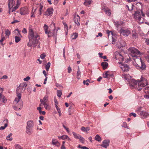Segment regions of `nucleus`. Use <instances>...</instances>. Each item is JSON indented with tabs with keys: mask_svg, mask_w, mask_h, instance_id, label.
Here are the masks:
<instances>
[{
	"mask_svg": "<svg viewBox=\"0 0 149 149\" xmlns=\"http://www.w3.org/2000/svg\"><path fill=\"white\" fill-rule=\"evenodd\" d=\"M128 50L130 54L132 57L137 64L139 65V64H141V66H140V68L142 70L145 69L146 65L140 57V56L142 54L137 49L134 47L129 48Z\"/></svg>",
	"mask_w": 149,
	"mask_h": 149,
	"instance_id": "nucleus-1",
	"label": "nucleus"
},
{
	"mask_svg": "<svg viewBox=\"0 0 149 149\" xmlns=\"http://www.w3.org/2000/svg\"><path fill=\"white\" fill-rule=\"evenodd\" d=\"M28 37L29 42L28 43V46L29 47L35 45L36 43L37 40L40 39V36L38 33L34 32L31 26H30L29 27Z\"/></svg>",
	"mask_w": 149,
	"mask_h": 149,
	"instance_id": "nucleus-2",
	"label": "nucleus"
},
{
	"mask_svg": "<svg viewBox=\"0 0 149 149\" xmlns=\"http://www.w3.org/2000/svg\"><path fill=\"white\" fill-rule=\"evenodd\" d=\"M145 15L142 10L137 11L133 14V17L136 19L139 23H141L144 22V17Z\"/></svg>",
	"mask_w": 149,
	"mask_h": 149,
	"instance_id": "nucleus-3",
	"label": "nucleus"
},
{
	"mask_svg": "<svg viewBox=\"0 0 149 149\" xmlns=\"http://www.w3.org/2000/svg\"><path fill=\"white\" fill-rule=\"evenodd\" d=\"M148 84L147 80L146 78L141 76L140 79L138 80V90L140 91L142 87Z\"/></svg>",
	"mask_w": 149,
	"mask_h": 149,
	"instance_id": "nucleus-4",
	"label": "nucleus"
},
{
	"mask_svg": "<svg viewBox=\"0 0 149 149\" xmlns=\"http://www.w3.org/2000/svg\"><path fill=\"white\" fill-rule=\"evenodd\" d=\"M50 26L53 27L54 29L53 30H50L47 33L48 37L51 36H56L57 35V31L60 29L58 27L57 29H56L55 26V24L54 23H52L50 25Z\"/></svg>",
	"mask_w": 149,
	"mask_h": 149,
	"instance_id": "nucleus-5",
	"label": "nucleus"
},
{
	"mask_svg": "<svg viewBox=\"0 0 149 149\" xmlns=\"http://www.w3.org/2000/svg\"><path fill=\"white\" fill-rule=\"evenodd\" d=\"M27 86L26 83L24 82L20 84L19 86L17 87L16 90V93H20L23 91H24L25 89V88Z\"/></svg>",
	"mask_w": 149,
	"mask_h": 149,
	"instance_id": "nucleus-6",
	"label": "nucleus"
},
{
	"mask_svg": "<svg viewBox=\"0 0 149 149\" xmlns=\"http://www.w3.org/2000/svg\"><path fill=\"white\" fill-rule=\"evenodd\" d=\"M15 1L14 0H8V6L9 8V13H10L11 12H13L16 10H14V7H13L15 4Z\"/></svg>",
	"mask_w": 149,
	"mask_h": 149,
	"instance_id": "nucleus-7",
	"label": "nucleus"
},
{
	"mask_svg": "<svg viewBox=\"0 0 149 149\" xmlns=\"http://www.w3.org/2000/svg\"><path fill=\"white\" fill-rule=\"evenodd\" d=\"M117 29L121 35H122L125 36H127L131 33L130 30L125 28H121L120 30H119L118 29Z\"/></svg>",
	"mask_w": 149,
	"mask_h": 149,
	"instance_id": "nucleus-8",
	"label": "nucleus"
},
{
	"mask_svg": "<svg viewBox=\"0 0 149 149\" xmlns=\"http://www.w3.org/2000/svg\"><path fill=\"white\" fill-rule=\"evenodd\" d=\"M128 82L131 88H136L138 89V80L136 81L134 79H131Z\"/></svg>",
	"mask_w": 149,
	"mask_h": 149,
	"instance_id": "nucleus-9",
	"label": "nucleus"
},
{
	"mask_svg": "<svg viewBox=\"0 0 149 149\" xmlns=\"http://www.w3.org/2000/svg\"><path fill=\"white\" fill-rule=\"evenodd\" d=\"M20 13L21 15H25L29 13V10L27 7H23L20 10Z\"/></svg>",
	"mask_w": 149,
	"mask_h": 149,
	"instance_id": "nucleus-10",
	"label": "nucleus"
},
{
	"mask_svg": "<svg viewBox=\"0 0 149 149\" xmlns=\"http://www.w3.org/2000/svg\"><path fill=\"white\" fill-rule=\"evenodd\" d=\"M115 58L117 60L120 61H122L124 59V58L120 53L117 52L115 53Z\"/></svg>",
	"mask_w": 149,
	"mask_h": 149,
	"instance_id": "nucleus-11",
	"label": "nucleus"
},
{
	"mask_svg": "<svg viewBox=\"0 0 149 149\" xmlns=\"http://www.w3.org/2000/svg\"><path fill=\"white\" fill-rule=\"evenodd\" d=\"M144 91L146 94L144 95V97L147 99L149 98V87H146L144 89Z\"/></svg>",
	"mask_w": 149,
	"mask_h": 149,
	"instance_id": "nucleus-12",
	"label": "nucleus"
},
{
	"mask_svg": "<svg viewBox=\"0 0 149 149\" xmlns=\"http://www.w3.org/2000/svg\"><path fill=\"white\" fill-rule=\"evenodd\" d=\"M120 68L124 72L128 71L130 69V68L128 65L126 64L122 65L121 66H120Z\"/></svg>",
	"mask_w": 149,
	"mask_h": 149,
	"instance_id": "nucleus-13",
	"label": "nucleus"
},
{
	"mask_svg": "<svg viewBox=\"0 0 149 149\" xmlns=\"http://www.w3.org/2000/svg\"><path fill=\"white\" fill-rule=\"evenodd\" d=\"M52 144L57 147H59L61 145L60 143L55 139H53L52 142Z\"/></svg>",
	"mask_w": 149,
	"mask_h": 149,
	"instance_id": "nucleus-14",
	"label": "nucleus"
},
{
	"mask_svg": "<svg viewBox=\"0 0 149 149\" xmlns=\"http://www.w3.org/2000/svg\"><path fill=\"white\" fill-rule=\"evenodd\" d=\"M34 125V123L33 121L32 120H30L28 121L26 123V127L32 129Z\"/></svg>",
	"mask_w": 149,
	"mask_h": 149,
	"instance_id": "nucleus-15",
	"label": "nucleus"
},
{
	"mask_svg": "<svg viewBox=\"0 0 149 149\" xmlns=\"http://www.w3.org/2000/svg\"><path fill=\"white\" fill-rule=\"evenodd\" d=\"M109 140H104L102 142L100 146L105 148H107L109 146Z\"/></svg>",
	"mask_w": 149,
	"mask_h": 149,
	"instance_id": "nucleus-16",
	"label": "nucleus"
},
{
	"mask_svg": "<svg viewBox=\"0 0 149 149\" xmlns=\"http://www.w3.org/2000/svg\"><path fill=\"white\" fill-rule=\"evenodd\" d=\"M80 17L78 15H75L74 16V19L75 23L77 24V25L79 26L80 25Z\"/></svg>",
	"mask_w": 149,
	"mask_h": 149,
	"instance_id": "nucleus-17",
	"label": "nucleus"
},
{
	"mask_svg": "<svg viewBox=\"0 0 149 149\" xmlns=\"http://www.w3.org/2000/svg\"><path fill=\"white\" fill-rule=\"evenodd\" d=\"M48 96L47 95H45L43 98V99H41L40 100L41 104L39 105L40 106H41L42 104L46 103V102L48 101Z\"/></svg>",
	"mask_w": 149,
	"mask_h": 149,
	"instance_id": "nucleus-18",
	"label": "nucleus"
},
{
	"mask_svg": "<svg viewBox=\"0 0 149 149\" xmlns=\"http://www.w3.org/2000/svg\"><path fill=\"white\" fill-rule=\"evenodd\" d=\"M58 138L59 139L65 140L67 139L68 141H70L71 139L66 135H63L61 136H58Z\"/></svg>",
	"mask_w": 149,
	"mask_h": 149,
	"instance_id": "nucleus-19",
	"label": "nucleus"
},
{
	"mask_svg": "<svg viewBox=\"0 0 149 149\" xmlns=\"http://www.w3.org/2000/svg\"><path fill=\"white\" fill-rule=\"evenodd\" d=\"M17 94V97L14 101V103L15 104H17L19 101L21 97V93H18Z\"/></svg>",
	"mask_w": 149,
	"mask_h": 149,
	"instance_id": "nucleus-20",
	"label": "nucleus"
},
{
	"mask_svg": "<svg viewBox=\"0 0 149 149\" xmlns=\"http://www.w3.org/2000/svg\"><path fill=\"white\" fill-rule=\"evenodd\" d=\"M3 123L4 124V126H1L0 127V130H3L8 126V120L7 119L4 120L3 121Z\"/></svg>",
	"mask_w": 149,
	"mask_h": 149,
	"instance_id": "nucleus-21",
	"label": "nucleus"
},
{
	"mask_svg": "<svg viewBox=\"0 0 149 149\" xmlns=\"http://www.w3.org/2000/svg\"><path fill=\"white\" fill-rule=\"evenodd\" d=\"M53 10L52 8H49L47 9L45 13V15H49L52 14Z\"/></svg>",
	"mask_w": 149,
	"mask_h": 149,
	"instance_id": "nucleus-22",
	"label": "nucleus"
},
{
	"mask_svg": "<svg viewBox=\"0 0 149 149\" xmlns=\"http://www.w3.org/2000/svg\"><path fill=\"white\" fill-rule=\"evenodd\" d=\"M122 77L123 78L127 80L128 82L131 79V77L128 74H122Z\"/></svg>",
	"mask_w": 149,
	"mask_h": 149,
	"instance_id": "nucleus-23",
	"label": "nucleus"
},
{
	"mask_svg": "<svg viewBox=\"0 0 149 149\" xmlns=\"http://www.w3.org/2000/svg\"><path fill=\"white\" fill-rule=\"evenodd\" d=\"M102 9L103 11L105 12V13L108 15H110L111 14L110 10L107 8L103 7Z\"/></svg>",
	"mask_w": 149,
	"mask_h": 149,
	"instance_id": "nucleus-24",
	"label": "nucleus"
},
{
	"mask_svg": "<svg viewBox=\"0 0 149 149\" xmlns=\"http://www.w3.org/2000/svg\"><path fill=\"white\" fill-rule=\"evenodd\" d=\"M140 115L142 118H145L148 115V114L146 112L142 111H141L140 113Z\"/></svg>",
	"mask_w": 149,
	"mask_h": 149,
	"instance_id": "nucleus-25",
	"label": "nucleus"
},
{
	"mask_svg": "<svg viewBox=\"0 0 149 149\" xmlns=\"http://www.w3.org/2000/svg\"><path fill=\"white\" fill-rule=\"evenodd\" d=\"M32 129L26 127L25 132L27 134L31 135L32 133Z\"/></svg>",
	"mask_w": 149,
	"mask_h": 149,
	"instance_id": "nucleus-26",
	"label": "nucleus"
},
{
	"mask_svg": "<svg viewBox=\"0 0 149 149\" xmlns=\"http://www.w3.org/2000/svg\"><path fill=\"white\" fill-rule=\"evenodd\" d=\"M92 2V0H85L84 4L86 6H89Z\"/></svg>",
	"mask_w": 149,
	"mask_h": 149,
	"instance_id": "nucleus-27",
	"label": "nucleus"
},
{
	"mask_svg": "<svg viewBox=\"0 0 149 149\" xmlns=\"http://www.w3.org/2000/svg\"><path fill=\"white\" fill-rule=\"evenodd\" d=\"M107 33L108 34V36L109 37L110 34H111V37H112V43L113 44H114V42H115V39H113V33L111 31H109V30H108L107 31Z\"/></svg>",
	"mask_w": 149,
	"mask_h": 149,
	"instance_id": "nucleus-28",
	"label": "nucleus"
},
{
	"mask_svg": "<svg viewBox=\"0 0 149 149\" xmlns=\"http://www.w3.org/2000/svg\"><path fill=\"white\" fill-rule=\"evenodd\" d=\"M101 65L104 70L107 68L108 67V64L106 62L104 61L102 62Z\"/></svg>",
	"mask_w": 149,
	"mask_h": 149,
	"instance_id": "nucleus-29",
	"label": "nucleus"
},
{
	"mask_svg": "<svg viewBox=\"0 0 149 149\" xmlns=\"http://www.w3.org/2000/svg\"><path fill=\"white\" fill-rule=\"evenodd\" d=\"M126 6L129 10L131 11L133 9L134 5L130 3L128 5H127Z\"/></svg>",
	"mask_w": 149,
	"mask_h": 149,
	"instance_id": "nucleus-30",
	"label": "nucleus"
},
{
	"mask_svg": "<svg viewBox=\"0 0 149 149\" xmlns=\"http://www.w3.org/2000/svg\"><path fill=\"white\" fill-rule=\"evenodd\" d=\"M38 5L39 8V14L40 15L42 14V12L43 11V6L41 4H38Z\"/></svg>",
	"mask_w": 149,
	"mask_h": 149,
	"instance_id": "nucleus-31",
	"label": "nucleus"
},
{
	"mask_svg": "<svg viewBox=\"0 0 149 149\" xmlns=\"http://www.w3.org/2000/svg\"><path fill=\"white\" fill-rule=\"evenodd\" d=\"M21 0H17L16 6L14 7V10H16L21 3Z\"/></svg>",
	"mask_w": 149,
	"mask_h": 149,
	"instance_id": "nucleus-32",
	"label": "nucleus"
},
{
	"mask_svg": "<svg viewBox=\"0 0 149 149\" xmlns=\"http://www.w3.org/2000/svg\"><path fill=\"white\" fill-rule=\"evenodd\" d=\"M12 135V134L11 133H10L6 137V139H7V140L10 141H12L13 138L11 137Z\"/></svg>",
	"mask_w": 149,
	"mask_h": 149,
	"instance_id": "nucleus-33",
	"label": "nucleus"
},
{
	"mask_svg": "<svg viewBox=\"0 0 149 149\" xmlns=\"http://www.w3.org/2000/svg\"><path fill=\"white\" fill-rule=\"evenodd\" d=\"M72 134L74 138L75 139H79V138H80L81 136L79 134H77L74 132H72Z\"/></svg>",
	"mask_w": 149,
	"mask_h": 149,
	"instance_id": "nucleus-34",
	"label": "nucleus"
},
{
	"mask_svg": "<svg viewBox=\"0 0 149 149\" xmlns=\"http://www.w3.org/2000/svg\"><path fill=\"white\" fill-rule=\"evenodd\" d=\"M48 26L46 25V24H45L44 25V26H43V29L45 31V32L46 34H47L48 33Z\"/></svg>",
	"mask_w": 149,
	"mask_h": 149,
	"instance_id": "nucleus-35",
	"label": "nucleus"
},
{
	"mask_svg": "<svg viewBox=\"0 0 149 149\" xmlns=\"http://www.w3.org/2000/svg\"><path fill=\"white\" fill-rule=\"evenodd\" d=\"M95 139L98 141H101L102 140L101 138L98 134L96 135L95 138Z\"/></svg>",
	"mask_w": 149,
	"mask_h": 149,
	"instance_id": "nucleus-36",
	"label": "nucleus"
},
{
	"mask_svg": "<svg viewBox=\"0 0 149 149\" xmlns=\"http://www.w3.org/2000/svg\"><path fill=\"white\" fill-rule=\"evenodd\" d=\"M14 146L15 149H23L22 147L18 144H15Z\"/></svg>",
	"mask_w": 149,
	"mask_h": 149,
	"instance_id": "nucleus-37",
	"label": "nucleus"
},
{
	"mask_svg": "<svg viewBox=\"0 0 149 149\" xmlns=\"http://www.w3.org/2000/svg\"><path fill=\"white\" fill-rule=\"evenodd\" d=\"M44 106L45 109L47 110H49L50 109V107L49 105L46 103L42 104Z\"/></svg>",
	"mask_w": 149,
	"mask_h": 149,
	"instance_id": "nucleus-38",
	"label": "nucleus"
},
{
	"mask_svg": "<svg viewBox=\"0 0 149 149\" xmlns=\"http://www.w3.org/2000/svg\"><path fill=\"white\" fill-rule=\"evenodd\" d=\"M81 77V71L80 70H78L77 74V78L79 79Z\"/></svg>",
	"mask_w": 149,
	"mask_h": 149,
	"instance_id": "nucleus-39",
	"label": "nucleus"
},
{
	"mask_svg": "<svg viewBox=\"0 0 149 149\" xmlns=\"http://www.w3.org/2000/svg\"><path fill=\"white\" fill-rule=\"evenodd\" d=\"M81 129L84 132H87L89 130V128L88 127L85 128L84 127H82Z\"/></svg>",
	"mask_w": 149,
	"mask_h": 149,
	"instance_id": "nucleus-40",
	"label": "nucleus"
},
{
	"mask_svg": "<svg viewBox=\"0 0 149 149\" xmlns=\"http://www.w3.org/2000/svg\"><path fill=\"white\" fill-rule=\"evenodd\" d=\"M120 47H123L125 46L126 45V43L124 41L121 40V41H120Z\"/></svg>",
	"mask_w": 149,
	"mask_h": 149,
	"instance_id": "nucleus-41",
	"label": "nucleus"
},
{
	"mask_svg": "<svg viewBox=\"0 0 149 149\" xmlns=\"http://www.w3.org/2000/svg\"><path fill=\"white\" fill-rule=\"evenodd\" d=\"M62 94V92L61 91L57 90V95L59 97H61Z\"/></svg>",
	"mask_w": 149,
	"mask_h": 149,
	"instance_id": "nucleus-42",
	"label": "nucleus"
},
{
	"mask_svg": "<svg viewBox=\"0 0 149 149\" xmlns=\"http://www.w3.org/2000/svg\"><path fill=\"white\" fill-rule=\"evenodd\" d=\"M51 63L50 62H48L45 66V68L47 71H48L50 67Z\"/></svg>",
	"mask_w": 149,
	"mask_h": 149,
	"instance_id": "nucleus-43",
	"label": "nucleus"
},
{
	"mask_svg": "<svg viewBox=\"0 0 149 149\" xmlns=\"http://www.w3.org/2000/svg\"><path fill=\"white\" fill-rule=\"evenodd\" d=\"M6 38L5 37L3 36L2 35H1V39L0 40V42H1V44L2 45H3V44L2 42L5 40Z\"/></svg>",
	"mask_w": 149,
	"mask_h": 149,
	"instance_id": "nucleus-44",
	"label": "nucleus"
},
{
	"mask_svg": "<svg viewBox=\"0 0 149 149\" xmlns=\"http://www.w3.org/2000/svg\"><path fill=\"white\" fill-rule=\"evenodd\" d=\"M5 33L6 36H8L10 34V32L8 29L6 30L5 31Z\"/></svg>",
	"mask_w": 149,
	"mask_h": 149,
	"instance_id": "nucleus-45",
	"label": "nucleus"
},
{
	"mask_svg": "<svg viewBox=\"0 0 149 149\" xmlns=\"http://www.w3.org/2000/svg\"><path fill=\"white\" fill-rule=\"evenodd\" d=\"M15 42L16 43H17L18 42H19L20 40H21V39L19 37H17V36H16L15 37Z\"/></svg>",
	"mask_w": 149,
	"mask_h": 149,
	"instance_id": "nucleus-46",
	"label": "nucleus"
},
{
	"mask_svg": "<svg viewBox=\"0 0 149 149\" xmlns=\"http://www.w3.org/2000/svg\"><path fill=\"white\" fill-rule=\"evenodd\" d=\"M108 72H107L103 74V76L104 78H107L108 77V75H109L108 74Z\"/></svg>",
	"mask_w": 149,
	"mask_h": 149,
	"instance_id": "nucleus-47",
	"label": "nucleus"
},
{
	"mask_svg": "<svg viewBox=\"0 0 149 149\" xmlns=\"http://www.w3.org/2000/svg\"><path fill=\"white\" fill-rule=\"evenodd\" d=\"M79 139L82 143H84L85 141L84 139L81 136H80V138H79Z\"/></svg>",
	"mask_w": 149,
	"mask_h": 149,
	"instance_id": "nucleus-48",
	"label": "nucleus"
},
{
	"mask_svg": "<svg viewBox=\"0 0 149 149\" xmlns=\"http://www.w3.org/2000/svg\"><path fill=\"white\" fill-rule=\"evenodd\" d=\"M90 82L89 80L88 79H87L86 81H83V83L84 84H86L87 86L89 84L88 83Z\"/></svg>",
	"mask_w": 149,
	"mask_h": 149,
	"instance_id": "nucleus-49",
	"label": "nucleus"
},
{
	"mask_svg": "<svg viewBox=\"0 0 149 149\" xmlns=\"http://www.w3.org/2000/svg\"><path fill=\"white\" fill-rule=\"evenodd\" d=\"M122 126L124 127L127 128H128V127L127 126V123L125 122H124L123 123V125H122Z\"/></svg>",
	"mask_w": 149,
	"mask_h": 149,
	"instance_id": "nucleus-50",
	"label": "nucleus"
},
{
	"mask_svg": "<svg viewBox=\"0 0 149 149\" xmlns=\"http://www.w3.org/2000/svg\"><path fill=\"white\" fill-rule=\"evenodd\" d=\"M1 100H2L3 102L4 103H5L7 101V100L6 99L4 95L2 96Z\"/></svg>",
	"mask_w": 149,
	"mask_h": 149,
	"instance_id": "nucleus-51",
	"label": "nucleus"
},
{
	"mask_svg": "<svg viewBox=\"0 0 149 149\" xmlns=\"http://www.w3.org/2000/svg\"><path fill=\"white\" fill-rule=\"evenodd\" d=\"M73 37L72 38L73 39H76L78 37V34L77 33H74L73 35Z\"/></svg>",
	"mask_w": 149,
	"mask_h": 149,
	"instance_id": "nucleus-52",
	"label": "nucleus"
},
{
	"mask_svg": "<svg viewBox=\"0 0 149 149\" xmlns=\"http://www.w3.org/2000/svg\"><path fill=\"white\" fill-rule=\"evenodd\" d=\"M46 56V55L44 53V54H41L40 55V58L42 59H44V58Z\"/></svg>",
	"mask_w": 149,
	"mask_h": 149,
	"instance_id": "nucleus-53",
	"label": "nucleus"
},
{
	"mask_svg": "<svg viewBox=\"0 0 149 149\" xmlns=\"http://www.w3.org/2000/svg\"><path fill=\"white\" fill-rule=\"evenodd\" d=\"M30 79V78L29 76H27L26 78L24 79V81H29Z\"/></svg>",
	"mask_w": 149,
	"mask_h": 149,
	"instance_id": "nucleus-54",
	"label": "nucleus"
},
{
	"mask_svg": "<svg viewBox=\"0 0 149 149\" xmlns=\"http://www.w3.org/2000/svg\"><path fill=\"white\" fill-rule=\"evenodd\" d=\"M63 127H64V128L67 131V132L69 133L70 132V131L69 130V129H68V128L67 127H65V126L64 125H63Z\"/></svg>",
	"mask_w": 149,
	"mask_h": 149,
	"instance_id": "nucleus-55",
	"label": "nucleus"
},
{
	"mask_svg": "<svg viewBox=\"0 0 149 149\" xmlns=\"http://www.w3.org/2000/svg\"><path fill=\"white\" fill-rule=\"evenodd\" d=\"M132 36H136V30H133L132 31Z\"/></svg>",
	"mask_w": 149,
	"mask_h": 149,
	"instance_id": "nucleus-56",
	"label": "nucleus"
},
{
	"mask_svg": "<svg viewBox=\"0 0 149 149\" xmlns=\"http://www.w3.org/2000/svg\"><path fill=\"white\" fill-rule=\"evenodd\" d=\"M54 101L55 103V105H57L58 104V102L57 101V100L56 99V97H54Z\"/></svg>",
	"mask_w": 149,
	"mask_h": 149,
	"instance_id": "nucleus-57",
	"label": "nucleus"
},
{
	"mask_svg": "<svg viewBox=\"0 0 149 149\" xmlns=\"http://www.w3.org/2000/svg\"><path fill=\"white\" fill-rule=\"evenodd\" d=\"M64 29H65V31L66 32V34L67 35V34L68 31V26H67L66 27L65 26H64Z\"/></svg>",
	"mask_w": 149,
	"mask_h": 149,
	"instance_id": "nucleus-58",
	"label": "nucleus"
},
{
	"mask_svg": "<svg viewBox=\"0 0 149 149\" xmlns=\"http://www.w3.org/2000/svg\"><path fill=\"white\" fill-rule=\"evenodd\" d=\"M22 32L24 33H26L27 32L26 29L25 28H23Z\"/></svg>",
	"mask_w": 149,
	"mask_h": 149,
	"instance_id": "nucleus-59",
	"label": "nucleus"
},
{
	"mask_svg": "<svg viewBox=\"0 0 149 149\" xmlns=\"http://www.w3.org/2000/svg\"><path fill=\"white\" fill-rule=\"evenodd\" d=\"M55 106L58 112H60V111H61V110L58 107V106L57 105L55 104Z\"/></svg>",
	"mask_w": 149,
	"mask_h": 149,
	"instance_id": "nucleus-60",
	"label": "nucleus"
},
{
	"mask_svg": "<svg viewBox=\"0 0 149 149\" xmlns=\"http://www.w3.org/2000/svg\"><path fill=\"white\" fill-rule=\"evenodd\" d=\"M145 57L147 61L149 63V56H145Z\"/></svg>",
	"mask_w": 149,
	"mask_h": 149,
	"instance_id": "nucleus-61",
	"label": "nucleus"
},
{
	"mask_svg": "<svg viewBox=\"0 0 149 149\" xmlns=\"http://www.w3.org/2000/svg\"><path fill=\"white\" fill-rule=\"evenodd\" d=\"M68 72L69 73H70L72 71V69L71 67H69L68 68Z\"/></svg>",
	"mask_w": 149,
	"mask_h": 149,
	"instance_id": "nucleus-62",
	"label": "nucleus"
},
{
	"mask_svg": "<svg viewBox=\"0 0 149 149\" xmlns=\"http://www.w3.org/2000/svg\"><path fill=\"white\" fill-rule=\"evenodd\" d=\"M146 43L148 45H149V39H147L145 41Z\"/></svg>",
	"mask_w": 149,
	"mask_h": 149,
	"instance_id": "nucleus-63",
	"label": "nucleus"
},
{
	"mask_svg": "<svg viewBox=\"0 0 149 149\" xmlns=\"http://www.w3.org/2000/svg\"><path fill=\"white\" fill-rule=\"evenodd\" d=\"M19 22V21L17 20H14L13 21L11 22V23L12 24H13L16 23L18 22Z\"/></svg>",
	"mask_w": 149,
	"mask_h": 149,
	"instance_id": "nucleus-64",
	"label": "nucleus"
}]
</instances>
